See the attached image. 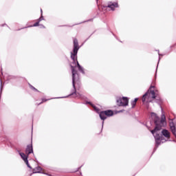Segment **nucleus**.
<instances>
[{"label": "nucleus", "instance_id": "20e7f679", "mask_svg": "<svg viewBox=\"0 0 176 176\" xmlns=\"http://www.w3.org/2000/svg\"><path fill=\"white\" fill-rule=\"evenodd\" d=\"M72 68V84H73V87L75 90L74 93L72 94V96L75 98H80L81 95L80 94L76 92V89L75 88V76L77 75L78 72L75 70V67L74 66H71Z\"/></svg>", "mask_w": 176, "mask_h": 176}, {"label": "nucleus", "instance_id": "9d476101", "mask_svg": "<svg viewBox=\"0 0 176 176\" xmlns=\"http://www.w3.org/2000/svg\"><path fill=\"white\" fill-rule=\"evenodd\" d=\"M162 133L164 135V137H166V138H170V132H168L167 130H162Z\"/></svg>", "mask_w": 176, "mask_h": 176}, {"label": "nucleus", "instance_id": "1a4fd4ad", "mask_svg": "<svg viewBox=\"0 0 176 176\" xmlns=\"http://www.w3.org/2000/svg\"><path fill=\"white\" fill-rule=\"evenodd\" d=\"M79 45L78 44V40L76 38H74V53H76L78 50H79Z\"/></svg>", "mask_w": 176, "mask_h": 176}, {"label": "nucleus", "instance_id": "ddd939ff", "mask_svg": "<svg viewBox=\"0 0 176 176\" xmlns=\"http://www.w3.org/2000/svg\"><path fill=\"white\" fill-rule=\"evenodd\" d=\"M91 106L93 107L94 109H95L96 112H100V109L98 108H97L96 106L93 104H91Z\"/></svg>", "mask_w": 176, "mask_h": 176}, {"label": "nucleus", "instance_id": "f3484780", "mask_svg": "<svg viewBox=\"0 0 176 176\" xmlns=\"http://www.w3.org/2000/svg\"><path fill=\"white\" fill-rule=\"evenodd\" d=\"M133 101L137 103V102L138 101V98H135Z\"/></svg>", "mask_w": 176, "mask_h": 176}, {"label": "nucleus", "instance_id": "f8f14e48", "mask_svg": "<svg viewBox=\"0 0 176 176\" xmlns=\"http://www.w3.org/2000/svg\"><path fill=\"white\" fill-rule=\"evenodd\" d=\"M41 16L38 19L39 22L42 21V20H44L43 15H42V13H43L42 9H41Z\"/></svg>", "mask_w": 176, "mask_h": 176}, {"label": "nucleus", "instance_id": "412c9836", "mask_svg": "<svg viewBox=\"0 0 176 176\" xmlns=\"http://www.w3.org/2000/svg\"><path fill=\"white\" fill-rule=\"evenodd\" d=\"M45 101H46V100H45L43 99V102H45Z\"/></svg>", "mask_w": 176, "mask_h": 176}, {"label": "nucleus", "instance_id": "423d86ee", "mask_svg": "<svg viewBox=\"0 0 176 176\" xmlns=\"http://www.w3.org/2000/svg\"><path fill=\"white\" fill-rule=\"evenodd\" d=\"M118 107H127L129 105V98L126 97L120 98L116 100Z\"/></svg>", "mask_w": 176, "mask_h": 176}, {"label": "nucleus", "instance_id": "39448f33", "mask_svg": "<svg viewBox=\"0 0 176 176\" xmlns=\"http://www.w3.org/2000/svg\"><path fill=\"white\" fill-rule=\"evenodd\" d=\"M74 53L72 52V55H71V58L72 60H73V63L75 64V63H77V67L78 68V71H80V72H81L82 74H85V70L83 69V68L82 67V66H80V65L79 64V62H78V58H77V54H78V51L76 53H75L74 50H73Z\"/></svg>", "mask_w": 176, "mask_h": 176}, {"label": "nucleus", "instance_id": "a211bd4d", "mask_svg": "<svg viewBox=\"0 0 176 176\" xmlns=\"http://www.w3.org/2000/svg\"><path fill=\"white\" fill-rule=\"evenodd\" d=\"M32 87V89H34V90H36V89H35V87Z\"/></svg>", "mask_w": 176, "mask_h": 176}, {"label": "nucleus", "instance_id": "0eeeda50", "mask_svg": "<svg viewBox=\"0 0 176 176\" xmlns=\"http://www.w3.org/2000/svg\"><path fill=\"white\" fill-rule=\"evenodd\" d=\"M113 116V111H112L111 110L101 111L99 113V116L102 120H105V119H107V116Z\"/></svg>", "mask_w": 176, "mask_h": 176}, {"label": "nucleus", "instance_id": "aec40b11", "mask_svg": "<svg viewBox=\"0 0 176 176\" xmlns=\"http://www.w3.org/2000/svg\"><path fill=\"white\" fill-rule=\"evenodd\" d=\"M60 98H65V97H61Z\"/></svg>", "mask_w": 176, "mask_h": 176}, {"label": "nucleus", "instance_id": "6e6552de", "mask_svg": "<svg viewBox=\"0 0 176 176\" xmlns=\"http://www.w3.org/2000/svg\"><path fill=\"white\" fill-rule=\"evenodd\" d=\"M107 8H110L111 10H115V8H118V3H110L107 6H103L102 10H105Z\"/></svg>", "mask_w": 176, "mask_h": 176}, {"label": "nucleus", "instance_id": "2eb2a0df", "mask_svg": "<svg viewBox=\"0 0 176 176\" xmlns=\"http://www.w3.org/2000/svg\"><path fill=\"white\" fill-rule=\"evenodd\" d=\"M39 21H38L36 23H35L34 25H33V27H38V25H39Z\"/></svg>", "mask_w": 176, "mask_h": 176}, {"label": "nucleus", "instance_id": "f257e3e1", "mask_svg": "<svg viewBox=\"0 0 176 176\" xmlns=\"http://www.w3.org/2000/svg\"><path fill=\"white\" fill-rule=\"evenodd\" d=\"M152 118H154V123L155 124V128L151 131L152 134L153 135L156 145H160V140L163 141V139L160 136V133H159L160 130H161L162 127H164L166 126V116L163 114L162 116L161 120L159 119V117L156 116L155 113H151Z\"/></svg>", "mask_w": 176, "mask_h": 176}, {"label": "nucleus", "instance_id": "dca6fc26", "mask_svg": "<svg viewBox=\"0 0 176 176\" xmlns=\"http://www.w3.org/2000/svg\"><path fill=\"white\" fill-rule=\"evenodd\" d=\"M2 87H3V86H2V80H1V91H2Z\"/></svg>", "mask_w": 176, "mask_h": 176}, {"label": "nucleus", "instance_id": "4468645a", "mask_svg": "<svg viewBox=\"0 0 176 176\" xmlns=\"http://www.w3.org/2000/svg\"><path fill=\"white\" fill-rule=\"evenodd\" d=\"M136 104H137V103H136L134 100L132 101V102H131L132 108H134V107H135Z\"/></svg>", "mask_w": 176, "mask_h": 176}, {"label": "nucleus", "instance_id": "f03ea898", "mask_svg": "<svg viewBox=\"0 0 176 176\" xmlns=\"http://www.w3.org/2000/svg\"><path fill=\"white\" fill-rule=\"evenodd\" d=\"M155 89V87L151 86L147 92L143 95L142 98V102H152L153 100L157 98V96H159V91L156 89Z\"/></svg>", "mask_w": 176, "mask_h": 176}, {"label": "nucleus", "instance_id": "7ed1b4c3", "mask_svg": "<svg viewBox=\"0 0 176 176\" xmlns=\"http://www.w3.org/2000/svg\"><path fill=\"white\" fill-rule=\"evenodd\" d=\"M31 153H34V149L32 148V144L28 145L26 147L25 154L28 155L24 154V153H19V155L21 159H23V160L25 162V164H27L29 168H31V166H30V163H28V155Z\"/></svg>", "mask_w": 176, "mask_h": 176}, {"label": "nucleus", "instance_id": "9b49d317", "mask_svg": "<svg viewBox=\"0 0 176 176\" xmlns=\"http://www.w3.org/2000/svg\"><path fill=\"white\" fill-rule=\"evenodd\" d=\"M41 171H42V168H41V166H38L35 169H34L33 173L35 174L36 173H41Z\"/></svg>", "mask_w": 176, "mask_h": 176}, {"label": "nucleus", "instance_id": "6ab92c4d", "mask_svg": "<svg viewBox=\"0 0 176 176\" xmlns=\"http://www.w3.org/2000/svg\"><path fill=\"white\" fill-rule=\"evenodd\" d=\"M41 28H45V26H43V25H41Z\"/></svg>", "mask_w": 176, "mask_h": 176}]
</instances>
